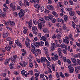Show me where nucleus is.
Returning a JSON list of instances; mask_svg holds the SVG:
<instances>
[{"label": "nucleus", "instance_id": "c9c22d12", "mask_svg": "<svg viewBox=\"0 0 80 80\" xmlns=\"http://www.w3.org/2000/svg\"><path fill=\"white\" fill-rule=\"evenodd\" d=\"M39 19L42 23H45V21L43 18L40 17L39 18Z\"/></svg>", "mask_w": 80, "mask_h": 80}, {"label": "nucleus", "instance_id": "e2e57ef3", "mask_svg": "<svg viewBox=\"0 0 80 80\" xmlns=\"http://www.w3.org/2000/svg\"><path fill=\"white\" fill-rule=\"evenodd\" d=\"M6 28H7V29H8V30H9L11 32H13V31L12 30V29L10 27H6Z\"/></svg>", "mask_w": 80, "mask_h": 80}, {"label": "nucleus", "instance_id": "37998d69", "mask_svg": "<svg viewBox=\"0 0 80 80\" xmlns=\"http://www.w3.org/2000/svg\"><path fill=\"white\" fill-rule=\"evenodd\" d=\"M66 10L67 11H69V12H72V10H73V9L71 8H66Z\"/></svg>", "mask_w": 80, "mask_h": 80}, {"label": "nucleus", "instance_id": "f257e3e1", "mask_svg": "<svg viewBox=\"0 0 80 80\" xmlns=\"http://www.w3.org/2000/svg\"><path fill=\"white\" fill-rule=\"evenodd\" d=\"M31 47H32V49L31 50L32 52L35 55V57H37L38 56V52L37 51V50H34L35 49V48L34 45L31 44Z\"/></svg>", "mask_w": 80, "mask_h": 80}, {"label": "nucleus", "instance_id": "052dcab7", "mask_svg": "<svg viewBox=\"0 0 80 80\" xmlns=\"http://www.w3.org/2000/svg\"><path fill=\"white\" fill-rule=\"evenodd\" d=\"M48 49L45 50L44 52L46 55H49L48 52Z\"/></svg>", "mask_w": 80, "mask_h": 80}, {"label": "nucleus", "instance_id": "774afa93", "mask_svg": "<svg viewBox=\"0 0 80 80\" xmlns=\"http://www.w3.org/2000/svg\"><path fill=\"white\" fill-rule=\"evenodd\" d=\"M69 2L70 3V5H73V1L71 0H69Z\"/></svg>", "mask_w": 80, "mask_h": 80}, {"label": "nucleus", "instance_id": "bf43d9fd", "mask_svg": "<svg viewBox=\"0 0 80 80\" xmlns=\"http://www.w3.org/2000/svg\"><path fill=\"white\" fill-rule=\"evenodd\" d=\"M48 73H52V71L50 68H49V70L48 71Z\"/></svg>", "mask_w": 80, "mask_h": 80}, {"label": "nucleus", "instance_id": "58836bf2", "mask_svg": "<svg viewBox=\"0 0 80 80\" xmlns=\"http://www.w3.org/2000/svg\"><path fill=\"white\" fill-rule=\"evenodd\" d=\"M35 50H36L37 53H38L39 55H40L41 54V50L39 49H36Z\"/></svg>", "mask_w": 80, "mask_h": 80}, {"label": "nucleus", "instance_id": "13d9d810", "mask_svg": "<svg viewBox=\"0 0 80 80\" xmlns=\"http://www.w3.org/2000/svg\"><path fill=\"white\" fill-rule=\"evenodd\" d=\"M44 12L46 13H48L50 12V11L47 10V9H45Z\"/></svg>", "mask_w": 80, "mask_h": 80}, {"label": "nucleus", "instance_id": "a18cd8bd", "mask_svg": "<svg viewBox=\"0 0 80 80\" xmlns=\"http://www.w3.org/2000/svg\"><path fill=\"white\" fill-rule=\"evenodd\" d=\"M45 46L46 47H49V42L48 41H45Z\"/></svg>", "mask_w": 80, "mask_h": 80}, {"label": "nucleus", "instance_id": "864d4df0", "mask_svg": "<svg viewBox=\"0 0 80 80\" xmlns=\"http://www.w3.org/2000/svg\"><path fill=\"white\" fill-rule=\"evenodd\" d=\"M54 57L56 60H57L58 59V56L57 54H56L54 56Z\"/></svg>", "mask_w": 80, "mask_h": 80}, {"label": "nucleus", "instance_id": "412c9836", "mask_svg": "<svg viewBox=\"0 0 80 80\" xmlns=\"http://www.w3.org/2000/svg\"><path fill=\"white\" fill-rule=\"evenodd\" d=\"M48 9L49 10H54V8L52 5H48L47 7Z\"/></svg>", "mask_w": 80, "mask_h": 80}, {"label": "nucleus", "instance_id": "c03bdc74", "mask_svg": "<svg viewBox=\"0 0 80 80\" xmlns=\"http://www.w3.org/2000/svg\"><path fill=\"white\" fill-rule=\"evenodd\" d=\"M4 25L5 26V27H8V25H9L7 23V22L4 21Z\"/></svg>", "mask_w": 80, "mask_h": 80}, {"label": "nucleus", "instance_id": "aec40b11", "mask_svg": "<svg viewBox=\"0 0 80 80\" xmlns=\"http://www.w3.org/2000/svg\"><path fill=\"white\" fill-rule=\"evenodd\" d=\"M34 46L37 48L39 47V46H40V43L39 42H34Z\"/></svg>", "mask_w": 80, "mask_h": 80}, {"label": "nucleus", "instance_id": "dca6fc26", "mask_svg": "<svg viewBox=\"0 0 80 80\" xmlns=\"http://www.w3.org/2000/svg\"><path fill=\"white\" fill-rule=\"evenodd\" d=\"M6 49H5L4 48H2V53L1 54H0V56L2 57H4V55H5V53L6 52Z\"/></svg>", "mask_w": 80, "mask_h": 80}, {"label": "nucleus", "instance_id": "20e7f679", "mask_svg": "<svg viewBox=\"0 0 80 80\" xmlns=\"http://www.w3.org/2000/svg\"><path fill=\"white\" fill-rule=\"evenodd\" d=\"M13 47V45H7L6 47H5V49L8 52H10L11 50H12V48Z\"/></svg>", "mask_w": 80, "mask_h": 80}, {"label": "nucleus", "instance_id": "bb28decb", "mask_svg": "<svg viewBox=\"0 0 80 80\" xmlns=\"http://www.w3.org/2000/svg\"><path fill=\"white\" fill-rule=\"evenodd\" d=\"M6 16V14L5 13V12H2V14H0V16L2 18V17H3V18H4V17H5V16Z\"/></svg>", "mask_w": 80, "mask_h": 80}, {"label": "nucleus", "instance_id": "4468645a", "mask_svg": "<svg viewBox=\"0 0 80 80\" xmlns=\"http://www.w3.org/2000/svg\"><path fill=\"white\" fill-rule=\"evenodd\" d=\"M47 58L45 57H41V63H45L47 61Z\"/></svg>", "mask_w": 80, "mask_h": 80}, {"label": "nucleus", "instance_id": "0e129e2a", "mask_svg": "<svg viewBox=\"0 0 80 80\" xmlns=\"http://www.w3.org/2000/svg\"><path fill=\"white\" fill-rule=\"evenodd\" d=\"M48 24L49 27H51L52 26V23L49 22H48Z\"/></svg>", "mask_w": 80, "mask_h": 80}, {"label": "nucleus", "instance_id": "c85d7f7f", "mask_svg": "<svg viewBox=\"0 0 80 80\" xmlns=\"http://www.w3.org/2000/svg\"><path fill=\"white\" fill-rule=\"evenodd\" d=\"M52 13L55 17L57 18L58 17V14H57L56 12L55 11H53L52 12Z\"/></svg>", "mask_w": 80, "mask_h": 80}, {"label": "nucleus", "instance_id": "338daca9", "mask_svg": "<svg viewBox=\"0 0 80 80\" xmlns=\"http://www.w3.org/2000/svg\"><path fill=\"white\" fill-rule=\"evenodd\" d=\"M44 74H41L40 75V78H43L44 77Z\"/></svg>", "mask_w": 80, "mask_h": 80}, {"label": "nucleus", "instance_id": "8fccbe9b", "mask_svg": "<svg viewBox=\"0 0 80 80\" xmlns=\"http://www.w3.org/2000/svg\"><path fill=\"white\" fill-rule=\"evenodd\" d=\"M66 47V45L64 43H62L60 45V47L61 48H65Z\"/></svg>", "mask_w": 80, "mask_h": 80}, {"label": "nucleus", "instance_id": "de8ad7c7", "mask_svg": "<svg viewBox=\"0 0 80 80\" xmlns=\"http://www.w3.org/2000/svg\"><path fill=\"white\" fill-rule=\"evenodd\" d=\"M30 2L31 3H33L34 4H35L36 3V0H29Z\"/></svg>", "mask_w": 80, "mask_h": 80}, {"label": "nucleus", "instance_id": "9b49d317", "mask_svg": "<svg viewBox=\"0 0 80 80\" xmlns=\"http://www.w3.org/2000/svg\"><path fill=\"white\" fill-rule=\"evenodd\" d=\"M58 52L60 58H63V54H62V50L61 49V48H59L58 49Z\"/></svg>", "mask_w": 80, "mask_h": 80}, {"label": "nucleus", "instance_id": "5701e85b", "mask_svg": "<svg viewBox=\"0 0 80 80\" xmlns=\"http://www.w3.org/2000/svg\"><path fill=\"white\" fill-rule=\"evenodd\" d=\"M40 40H43L45 42L47 40V37L45 36H42L40 39Z\"/></svg>", "mask_w": 80, "mask_h": 80}, {"label": "nucleus", "instance_id": "393cba45", "mask_svg": "<svg viewBox=\"0 0 80 80\" xmlns=\"http://www.w3.org/2000/svg\"><path fill=\"white\" fill-rule=\"evenodd\" d=\"M63 41L64 43H67V45H68V43H69L68 40L66 39H63Z\"/></svg>", "mask_w": 80, "mask_h": 80}, {"label": "nucleus", "instance_id": "f03ea898", "mask_svg": "<svg viewBox=\"0 0 80 80\" xmlns=\"http://www.w3.org/2000/svg\"><path fill=\"white\" fill-rule=\"evenodd\" d=\"M34 7L36 8H37V10L38 11L39 10H41V11L42 12H43V11L44 10V9L45 8L43 6H42V7H40L38 4H36L34 5Z\"/></svg>", "mask_w": 80, "mask_h": 80}, {"label": "nucleus", "instance_id": "cd10ccee", "mask_svg": "<svg viewBox=\"0 0 80 80\" xmlns=\"http://www.w3.org/2000/svg\"><path fill=\"white\" fill-rule=\"evenodd\" d=\"M9 35V34L8 33V32L7 33H6L3 34V38H7L8 37V35Z\"/></svg>", "mask_w": 80, "mask_h": 80}, {"label": "nucleus", "instance_id": "423d86ee", "mask_svg": "<svg viewBox=\"0 0 80 80\" xmlns=\"http://www.w3.org/2000/svg\"><path fill=\"white\" fill-rule=\"evenodd\" d=\"M24 15H25V14L23 12V9H21L18 14L19 18L23 17V16Z\"/></svg>", "mask_w": 80, "mask_h": 80}, {"label": "nucleus", "instance_id": "5fc2aeb1", "mask_svg": "<svg viewBox=\"0 0 80 80\" xmlns=\"http://www.w3.org/2000/svg\"><path fill=\"white\" fill-rule=\"evenodd\" d=\"M33 66V63H32V62H29V67H30V68H32Z\"/></svg>", "mask_w": 80, "mask_h": 80}, {"label": "nucleus", "instance_id": "69168bd1", "mask_svg": "<svg viewBox=\"0 0 80 80\" xmlns=\"http://www.w3.org/2000/svg\"><path fill=\"white\" fill-rule=\"evenodd\" d=\"M62 52L64 53V54H67V50H65V49H63Z\"/></svg>", "mask_w": 80, "mask_h": 80}, {"label": "nucleus", "instance_id": "b1692460", "mask_svg": "<svg viewBox=\"0 0 80 80\" xmlns=\"http://www.w3.org/2000/svg\"><path fill=\"white\" fill-rule=\"evenodd\" d=\"M69 14L71 17L72 16L74 17L75 15V12L73 11H72L69 12Z\"/></svg>", "mask_w": 80, "mask_h": 80}, {"label": "nucleus", "instance_id": "ea45409f", "mask_svg": "<svg viewBox=\"0 0 80 80\" xmlns=\"http://www.w3.org/2000/svg\"><path fill=\"white\" fill-rule=\"evenodd\" d=\"M27 30L28 29L27 28H25L23 30V32L24 34H26L27 32Z\"/></svg>", "mask_w": 80, "mask_h": 80}, {"label": "nucleus", "instance_id": "e433bc0d", "mask_svg": "<svg viewBox=\"0 0 80 80\" xmlns=\"http://www.w3.org/2000/svg\"><path fill=\"white\" fill-rule=\"evenodd\" d=\"M71 60L73 62V63H77V60H76V59L74 58H71Z\"/></svg>", "mask_w": 80, "mask_h": 80}, {"label": "nucleus", "instance_id": "a878e982", "mask_svg": "<svg viewBox=\"0 0 80 80\" xmlns=\"http://www.w3.org/2000/svg\"><path fill=\"white\" fill-rule=\"evenodd\" d=\"M9 21L10 22V24L9 25L11 26L12 25V26H15V22L14 21H11L10 20H9Z\"/></svg>", "mask_w": 80, "mask_h": 80}, {"label": "nucleus", "instance_id": "f8f14e48", "mask_svg": "<svg viewBox=\"0 0 80 80\" xmlns=\"http://www.w3.org/2000/svg\"><path fill=\"white\" fill-rule=\"evenodd\" d=\"M55 44L53 43H51V52H52V51H53V50H55Z\"/></svg>", "mask_w": 80, "mask_h": 80}, {"label": "nucleus", "instance_id": "09e8293b", "mask_svg": "<svg viewBox=\"0 0 80 80\" xmlns=\"http://www.w3.org/2000/svg\"><path fill=\"white\" fill-rule=\"evenodd\" d=\"M72 25L73 28L75 29V26L76 25V24L74 22H72Z\"/></svg>", "mask_w": 80, "mask_h": 80}, {"label": "nucleus", "instance_id": "72a5a7b5", "mask_svg": "<svg viewBox=\"0 0 80 80\" xmlns=\"http://www.w3.org/2000/svg\"><path fill=\"white\" fill-rule=\"evenodd\" d=\"M62 28L64 30H67V28L66 27V24H63Z\"/></svg>", "mask_w": 80, "mask_h": 80}, {"label": "nucleus", "instance_id": "2f4dec72", "mask_svg": "<svg viewBox=\"0 0 80 80\" xmlns=\"http://www.w3.org/2000/svg\"><path fill=\"white\" fill-rule=\"evenodd\" d=\"M13 63L12 62V63H10L9 65V67L10 69L11 70H13L14 68V67H13Z\"/></svg>", "mask_w": 80, "mask_h": 80}, {"label": "nucleus", "instance_id": "a19ab883", "mask_svg": "<svg viewBox=\"0 0 80 80\" xmlns=\"http://www.w3.org/2000/svg\"><path fill=\"white\" fill-rule=\"evenodd\" d=\"M64 20L65 22H67L68 21V16L65 15L64 16Z\"/></svg>", "mask_w": 80, "mask_h": 80}, {"label": "nucleus", "instance_id": "c756f323", "mask_svg": "<svg viewBox=\"0 0 80 80\" xmlns=\"http://www.w3.org/2000/svg\"><path fill=\"white\" fill-rule=\"evenodd\" d=\"M57 21L59 22H61V21H62V23H64V20L62 19H60L58 18L57 19Z\"/></svg>", "mask_w": 80, "mask_h": 80}, {"label": "nucleus", "instance_id": "4c0bfd02", "mask_svg": "<svg viewBox=\"0 0 80 80\" xmlns=\"http://www.w3.org/2000/svg\"><path fill=\"white\" fill-rule=\"evenodd\" d=\"M25 73H26V71L24 70H22L21 71V74H22L23 77H24L25 76Z\"/></svg>", "mask_w": 80, "mask_h": 80}, {"label": "nucleus", "instance_id": "603ef678", "mask_svg": "<svg viewBox=\"0 0 80 80\" xmlns=\"http://www.w3.org/2000/svg\"><path fill=\"white\" fill-rule=\"evenodd\" d=\"M13 13L14 14L15 17H18V13H17V12H14Z\"/></svg>", "mask_w": 80, "mask_h": 80}, {"label": "nucleus", "instance_id": "1a4fd4ad", "mask_svg": "<svg viewBox=\"0 0 80 80\" xmlns=\"http://www.w3.org/2000/svg\"><path fill=\"white\" fill-rule=\"evenodd\" d=\"M27 23H28L29 28H30V29L31 28L32 25H33L32 24V20H30L29 22H27Z\"/></svg>", "mask_w": 80, "mask_h": 80}, {"label": "nucleus", "instance_id": "f3484780", "mask_svg": "<svg viewBox=\"0 0 80 80\" xmlns=\"http://www.w3.org/2000/svg\"><path fill=\"white\" fill-rule=\"evenodd\" d=\"M75 68V72L76 73H78L79 72H80V66H76Z\"/></svg>", "mask_w": 80, "mask_h": 80}, {"label": "nucleus", "instance_id": "7c9ffc66", "mask_svg": "<svg viewBox=\"0 0 80 80\" xmlns=\"http://www.w3.org/2000/svg\"><path fill=\"white\" fill-rule=\"evenodd\" d=\"M28 75H33V71L31 70L28 71Z\"/></svg>", "mask_w": 80, "mask_h": 80}, {"label": "nucleus", "instance_id": "680f3d73", "mask_svg": "<svg viewBox=\"0 0 80 80\" xmlns=\"http://www.w3.org/2000/svg\"><path fill=\"white\" fill-rule=\"evenodd\" d=\"M61 12L63 13H65V11H64V9L63 8H61Z\"/></svg>", "mask_w": 80, "mask_h": 80}, {"label": "nucleus", "instance_id": "79ce46f5", "mask_svg": "<svg viewBox=\"0 0 80 80\" xmlns=\"http://www.w3.org/2000/svg\"><path fill=\"white\" fill-rule=\"evenodd\" d=\"M51 20L52 22V23H55L56 22V19L54 18H51Z\"/></svg>", "mask_w": 80, "mask_h": 80}, {"label": "nucleus", "instance_id": "6e6552de", "mask_svg": "<svg viewBox=\"0 0 80 80\" xmlns=\"http://www.w3.org/2000/svg\"><path fill=\"white\" fill-rule=\"evenodd\" d=\"M68 68L69 69V72L70 73H73L74 71V68L72 67V65H70L68 66Z\"/></svg>", "mask_w": 80, "mask_h": 80}, {"label": "nucleus", "instance_id": "0eeeda50", "mask_svg": "<svg viewBox=\"0 0 80 80\" xmlns=\"http://www.w3.org/2000/svg\"><path fill=\"white\" fill-rule=\"evenodd\" d=\"M15 43H16V45H17L19 47H20V48H21L22 47V43L19 42V39L16 40L15 41Z\"/></svg>", "mask_w": 80, "mask_h": 80}, {"label": "nucleus", "instance_id": "3c124183", "mask_svg": "<svg viewBox=\"0 0 80 80\" xmlns=\"http://www.w3.org/2000/svg\"><path fill=\"white\" fill-rule=\"evenodd\" d=\"M48 78L49 80H52V75L51 74L48 76Z\"/></svg>", "mask_w": 80, "mask_h": 80}, {"label": "nucleus", "instance_id": "49530a36", "mask_svg": "<svg viewBox=\"0 0 80 80\" xmlns=\"http://www.w3.org/2000/svg\"><path fill=\"white\" fill-rule=\"evenodd\" d=\"M72 19L73 20V21H74V22H77V18L75 16H74L73 18Z\"/></svg>", "mask_w": 80, "mask_h": 80}, {"label": "nucleus", "instance_id": "473e14b6", "mask_svg": "<svg viewBox=\"0 0 80 80\" xmlns=\"http://www.w3.org/2000/svg\"><path fill=\"white\" fill-rule=\"evenodd\" d=\"M43 32L45 33H48V29L46 28H44L43 30Z\"/></svg>", "mask_w": 80, "mask_h": 80}, {"label": "nucleus", "instance_id": "6e6d98bb", "mask_svg": "<svg viewBox=\"0 0 80 80\" xmlns=\"http://www.w3.org/2000/svg\"><path fill=\"white\" fill-rule=\"evenodd\" d=\"M33 23L34 24H35V25H37V24H38V21L37 22V21H36V20H35L34 19H33Z\"/></svg>", "mask_w": 80, "mask_h": 80}, {"label": "nucleus", "instance_id": "6ab92c4d", "mask_svg": "<svg viewBox=\"0 0 80 80\" xmlns=\"http://www.w3.org/2000/svg\"><path fill=\"white\" fill-rule=\"evenodd\" d=\"M24 3L26 6L27 7H28L29 5H30V4L29 3V2H28V1L27 0H24Z\"/></svg>", "mask_w": 80, "mask_h": 80}, {"label": "nucleus", "instance_id": "4d7b16f0", "mask_svg": "<svg viewBox=\"0 0 80 80\" xmlns=\"http://www.w3.org/2000/svg\"><path fill=\"white\" fill-rule=\"evenodd\" d=\"M58 4V6L59 7H62L63 6L62 4V2H60Z\"/></svg>", "mask_w": 80, "mask_h": 80}, {"label": "nucleus", "instance_id": "9d476101", "mask_svg": "<svg viewBox=\"0 0 80 80\" xmlns=\"http://www.w3.org/2000/svg\"><path fill=\"white\" fill-rule=\"evenodd\" d=\"M10 7L11 8H12V11L16 10V6L15 5H14L13 4L11 3L10 4Z\"/></svg>", "mask_w": 80, "mask_h": 80}, {"label": "nucleus", "instance_id": "39448f33", "mask_svg": "<svg viewBox=\"0 0 80 80\" xmlns=\"http://www.w3.org/2000/svg\"><path fill=\"white\" fill-rule=\"evenodd\" d=\"M53 17V16L52 14L49 15V16H46L45 17V19L46 20H48V21H50L51 20L52 18Z\"/></svg>", "mask_w": 80, "mask_h": 80}, {"label": "nucleus", "instance_id": "a211bd4d", "mask_svg": "<svg viewBox=\"0 0 80 80\" xmlns=\"http://www.w3.org/2000/svg\"><path fill=\"white\" fill-rule=\"evenodd\" d=\"M38 23L37 24H38V27L40 29H42V24L39 20H38Z\"/></svg>", "mask_w": 80, "mask_h": 80}, {"label": "nucleus", "instance_id": "ddd939ff", "mask_svg": "<svg viewBox=\"0 0 80 80\" xmlns=\"http://www.w3.org/2000/svg\"><path fill=\"white\" fill-rule=\"evenodd\" d=\"M10 58H7L4 61V65H7L9 63V62H10Z\"/></svg>", "mask_w": 80, "mask_h": 80}, {"label": "nucleus", "instance_id": "f704fd0d", "mask_svg": "<svg viewBox=\"0 0 80 80\" xmlns=\"http://www.w3.org/2000/svg\"><path fill=\"white\" fill-rule=\"evenodd\" d=\"M55 64L53 63L52 65V69L53 70V71H55Z\"/></svg>", "mask_w": 80, "mask_h": 80}, {"label": "nucleus", "instance_id": "2eb2a0df", "mask_svg": "<svg viewBox=\"0 0 80 80\" xmlns=\"http://www.w3.org/2000/svg\"><path fill=\"white\" fill-rule=\"evenodd\" d=\"M25 43L27 48H30V43L28 42V41H25Z\"/></svg>", "mask_w": 80, "mask_h": 80}, {"label": "nucleus", "instance_id": "4be33fe9", "mask_svg": "<svg viewBox=\"0 0 80 80\" xmlns=\"http://www.w3.org/2000/svg\"><path fill=\"white\" fill-rule=\"evenodd\" d=\"M32 32H34L35 31L36 32H37L38 31V29L37 27L36 26H33L32 28Z\"/></svg>", "mask_w": 80, "mask_h": 80}, {"label": "nucleus", "instance_id": "7ed1b4c3", "mask_svg": "<svg viewBox=\"0 0 80 80\" xmlns=\"http://www.w3.org/2000/svg\"><path fill=\"white\" fill-rule=\"evenodd\" d=\"M18 58V56L17 55H13L12 57H11L10 58V60L11 61H12L13 62H14V63H15L16 62V59L17 58Z\"/></svg>", "mask_w": 80, "mask_h": 80}]
</instances>
